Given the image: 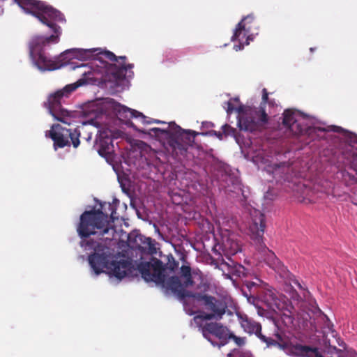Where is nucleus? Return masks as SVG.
Returning <instances> with one entry per match:
<instances>
[{
  "instance_id": "obj_27",
  "label": "nucleus",
  "mask_w": 357,
  "mask_h": 357,
  "mask_svg": "<svg viewBox=\"0 0 357 357\" xmlns=\"http://www.w3.org/2000/svg\"><path fill=\"white\" fill-rule=\"evenodd\" d=\"M296 123V120L295 118V113L291 109H286L283 113V125L288 128L289 129L293 130L294 126Z\"/></svg>"
},
{
  "instance_id": "obj_2",
  "label": "nucleus",
  "mask_w": 357,
  "mask_h": 357,
  "mask_svg": "<svg viewBox=\"0 0 357 357\" xmlns=\"http://www.w3.org/2000/svg\"><path fill=\"white\" fill-rule=\"evenodd\" d=\"M80 244L82 247L93 248L94 252L89 256L88 260L96 275L103 273L104 268H106L109 274L119 280L131 273L132 263L125 259L118 261L110 248L88 240H82Z\"/></svg>"
},
{
  "instance_id": "obj_7",
  "label": "nucleus",
  "mask_w": 357,
  "mask_h": 357,
  "mask_svg": "<svg viewBox=\"0 0 357 357\" xmlns=\"http://www.w3.org/2000/svg\"><path fill=\"white\" fill-rule=\"evenodd\" d=\"M86 83L84 79H80L74 84L66 85L48 97L47 102L45 105H47L54 119L63 123L70 124V119L74 116V112L63 108L61 103L64 101L63 99L68 98L73 91Z\"/></svg>"
},
{
  "instance_id": "obj_36",
  "label": "nucleus",
  "mask_w": 357,
  "mask_h": 357,
  "mask_svg": "<svg viewBox=\"0 0 357 357\" xmlns=\"http://www.w3.org/2000/svg\"><path fill=\"white\" fill-rule=\"evenodd\" d=\"M232 101L237 102V101H238V98H232L230 100H229L225 103L227 105L226 110H227V114H231L234 109L236 110V109L234 107V106L232 104Z\"/></svg>"
},
{
  "instance_id": "obj_37",
  "label": "nucleus",
  "mask_w": 357,
  "mask_h": 357,
  "mask_svg": "<svg viewBox=\"0 0 357 357\" xmlns=\"http://www.w3.org/2000/svg\"><path fill=\"white\" fill-rule=\"evenodd\" d=\"M323 319L325 320L324 328L328 329V332L333 333L335 332V331L333 329V324L324 314L323 315Z\"/></svg>"
},
{
  "instance_id": "obj_19",
  "label": "nucleus",
  "mask_w": 357,
  "mask_h": 357,
  "mask_svg": "<svg viewBox=\"0 0 357 357\" xmlns=\"http://www.w3.org/2000/svg\"><path fill=\"white\" fill-rule=\"evenodd\" d=\"M356 143L357 144V139H356ZM345 155L349 163L350 169L354 174L347 172L344 174V176L345 178L348 176L352 181L357 182V148L351 146L347 151Z\"/></svg>"
},
{
  "instance_id": "obj_40",
  "label": "nucleus",
  "mask_w": 357,
  "mask_h": 357,
  "mask_svg": "<svg viewBox=\"0 0 357 357\" xmlns=\"http://www.w3.org/2000/svg\"><path fill=\"white\" fill-rule=\"evenodd\" d=\"M332 130L337 132H341L342 131H343V129L341 127L333 126Z\"/></svg>"
},
{
  "instance_id": "obj_44",
  "label": "nucleus",
  "mask_w": 357,
  "mask_h": 357,
  "mask_svg": "<svg viewBox=\"0 0 357 357\" xmlns=\"http://www.w3.org/2000/svg\"><path fill=\"white\" fill-rule=\"evenodd\" d=\"M15 2L18 5V2L20 1V0H14ZM3 13V9L0 6V15Z\"/></svg>"
},
{
  "instance_id": "obj_8",
  "label": "nucleus",
  "mask_w": 357,
  "mask_h": 357,
  "mask_svg": "<svg viewBox=\"0 0 357 357\" xmlns=\"http://www.w3.org/2000/svg\"><path fill=\"white\" fill-rule=\"evenodd\" d=\"M222 249L227 260L223 257L220 252L217 251L215 248L213 249V252L215 255H218L215 260L220 263L222 271L227 270L228 274L236 277H245L246 275L245 268L241 264L232 260L229 257L230 255H234L241 251L239 243L236 240L228 237L223 240Z\"/></svg>"
},
{
  "instance_id": "obj_22",
  "label": "nucleus",
  "mask_w": 357,
  "mask_h": 357,
  "mask_svg": "<svg viewBox=\"0 0 357 357\" xmlns=\"http://www.w3.org/2000/svg\"><path fill=\"white\" fill-rule=\"evenodd\" d=\"M240 324L243 330L250 334L255 333L261 331V326L259 323L249 318L247 315H240Z\"/></svg>"
},
{
  "instance_id": "obj_29",
  "label": "nucleus",
  "mask_w": 357,
  "mask_h": 357,
  "mask_svg": "<svg viewBox=\"0 0 357 357\" xmlns=\"http://www.w3.org/2000/svg\"><path fill=\"white\" fill-rule=\"evenodd\" d=\"M75 58L73 56V50H68L63 52H62L59 56L56 57L55 61H59L61 64V68L63 66L67 65L68 62L72 59Z\"/></svg>"
},
{
  "instance_id": "obj_33",
  "label": "nucleus",
  "mask_w": 357,
  "mask_h": 357,
  "mask_svg": "<svg viewBox=\"0 0 357 357\" xmlns=\"http://www.w3.org/2000/svg\"><path fill=\"white\" fill-rule=\"evenodd\" d=\"M222 129L225 136H234L236 134V129L228 124L223 125Z\"/></svg>"
},
{
  "instance_id": "obj_13",
  "label": "nucleus",
  "mask_w": 357,
  "mask_h": 357,
  "mask_svg": "<svg viewBox=\"0 0 357 357\" xmlns=\"http://www.w3.org/2000/svg\"><path fill=\"white\" fill-rule=\"evenodd\" d=\"M257 299L264 303L268 310L274 312L277 311V309H283L286 301L285 296H282L275 290L270 289H261Z\"/></svg>"
},
{
  "instance_id": "obj_30",
  "label": "nucleus",
  "mask_w": 357,
  "mask_h": 357,
  "mask_svg": "<svg viewBox=\"0 0 357 357\" xmlns=\"http://www.w3.org/2000/svg\"><path fill=\"white\" fill-rule=\"evenodd\" d=\"M242 34H243V37L246 36L245 42V43H243V44L240 43L239 45H235L234 49L236 50H242L245 45H248L250 44V41L253 40L254 34H257V32H255V31H252V32H250L249 33H245V32H243Z\"/></svg>"
},
{
  "instance_id": "obj_25",
  "label": "nucleus",
  "mask_w": 357,
  "mask_h": 357,
  "mask_svg": "<svg viewBox=\"0 0 357 357\" xmlns=\"http://www.w3.org/2000/svg\"><path fill=\"white\" fill-rule=\"evenodd\" d=\"M123 109L124 112L129 114L130 118L140 119L141 121L144 124H151L153 123H158V124H166L167 123L165 121L158 120V119H151L150 120H146L147 117L146 116H144L142 112H138L135 109H130V108L123 107Z\"/></svg>"
},
{
  "instance_id": "obj_18",
  "label": "nucleus",
  "mask_w": 357,
  "mask_h": 357,
  "mask_svg": "<svg viewBox=\"0 0 357 357\" xmlns=\"http://www.w3.org/2000/svg\"><path fill=\"white\" fill-rule=\"evenodd\" d=\"M128 242L132 248L137 249L142 252H148L151 255L155 252V248L151 238L145 237L143 235H136L134 240L128 237Z\"/></svg>"
},
{
  "instance_id": "obj_12",
  "label": "nucleus",
  "mask_w": 357,
  "mask_h": 357,
  "mask_svg": "<svg viewBox=\"0 0 357 357\" xmlns=\"http://www.w3.org/2000/svg\"><path fill=\"white\" fill-rule=\"evenodd\" d=\"M100 59H107L110 61H116L121 60L119 66L114 64L111 67V74L114 79L116 81L123 80L128 70L133 68V64H126V56H116L113 52L105 50L100 54Z\"/></svg>"
},
{
  "instance_id": "obj_20",
  "label": "nucleus",
  "mask_w": 357,
  "mask_h": 357,
  "mask_svg": "<svg viewBox=\"0 0 357 357\" xmlns=\"http://www.w3.org/2000/svg\"><path fill=\"white\" fill-rule=\"evenodd\" d=\"M261 283V280L259 279H257L256 282L249 280L244 282L242 291L249 301H250L251 299H252L253 301L256 300L260 294L261 289H264L260 287Z\"/></svg>"
},
{
  "instance_id": "obj_4",
  "label": "nucleus",
  "mask_w": 357,
  "mask_h": 357,
  "mask_svg": "<svg viewBox=\"0 0 357 357\" xmlns=\"http://www.w3.org/2000/svg\"><path fill=\"white\" fill-rule=\"evenodd\" d=\"M77 231L82 238L98 234L105 240H112L115 233L114 227L109 224L108 214L100 209L84 211L80 215Z\"/></svg>"
},
{
  "instance_id": "obj_38",
  "label": "nucleus",
  "mask_w": 357,
  "mask_h": 357,
  "mask_svg": "<svg viewBox=\"0 0 357 357\" xmlns=\"http://www.w3.org/2000/svg\"><path fill=\"white\" fill-rule=\"evenodd\" d=\"M106 206H107L108 209L110 211V215H109V218L112 220V222H114V220L117 218L116 216H115V214H116V208L115 207L111 204H106Z\"/></svg>"
},
{
  "instance_id": "obj_1",
  "label": "nucleus",
  "mask_w": 357,
  "mask_h": 357,
  "mask_svg": "<svg viewBox=\"0 0 357 357\" xmlns=\"http://www.w3.org/2000/svg\"><path fill=\"white\" fill-rule=\"evenodd\" d=\"M18 6L24 13L32 15L43 24L50 27L54 33L48 37L36 36L32 38L29 49L30 55L35 65L43 71H52L61 68V64L59 61H55V59L47 56L44 47L51 43H59L61 29L56 23L65 21L63 15L45 2L38 0H20Z\"/></svg>"
},
{
  "instance_id": "obj_15",
  "label": "nucleus",
  "mask_w": 357,
  "mask_h": 357,
  "mask_svg": "<svg viewBox=\"0 0 357 357\" xmlns=\"http://www.w3.org/2000/svg\"><path fill=\"white\" fill-rule=\"evenodd\" d=\"M277 106L275 100L268 98L266 89H263L261 104L258 108L255 109V114L258 117V121L262 124L267 123L268 121V113L271 114V109Z\"/></svg>"
},
{
  "instance_id": "obj_3",
  "label": "nucleus",
  "mask_w": 357,
  "mask_h": 357,
  "mask_svg": "<svg viewBox=\"0 0 357 357\" xmlns=\"http://www.w3.org/2000/svg\"><path fill=\"white\" fill-rule=\"evenodd\" d=\"M148 134L158 139H165L168 150L175 157H178L186 155L188 147L193 146L197 135H206L208 132L199 133L191 130H184L174 122H170L167 128H153L149 129Z\"/></svg>"
},
{
  "instance_id": "obj_21",
  "label": "nucleus",
  "mask_w": 357,
  "mask_h": 357,
  "mask_svg": "<svg viewBox=\"0 0 357 357\" xmlns=\"http://www.w3.org/2000/svg\"><path fill=\"white\" fill-rule=\"evenodd\" d=\"M73 50V56L80 60H88L96 59L103 62V59H100V54L101 52L98 49H72ZM103 51H102V52Z\"/></svg>"
},
{
  "instance_id": "obj_5",
  "label": "nucleus",
  "mask_w": 357,
  "mask_h": 357,
  "mask_svg": "<svg viewBox=\"0 0 357 357\" xmlns=\"http://www.w3.org/2000/svg\"><path fill=\"white\" fill-rule=\"evenodd\" d=\"M249 226V235L266 261L267 265L281 275H286L287 268L282 264L275 254L269 250L264 242V234L266 227L264 215L255 212Z\"/></svg>"
},
{
  "instance_id": "obj_17",
  "label": "nucleus",
  "mask_w": 357,
  "mask_h": 357,
  "mask_svg": "<svg viewBox=\"0 0 357 357\" xmlns=\"http://www.w3.org/2000/svg\"><path fill=\"white\" fill-rule=\"evenodd\" d=\"M165 286L167 289H170L174 294H176L180 299L185 298H192L196 292H192L185 289L181 280L177 276L169 277L167 280L165 279V283L162 284Z\"/></svg>"
},
{
  "instance_id": "obj_41",
  "label": "nucleus",
  "mask_w": 357,
  "mask_h": 357,
  "mask_svg": "<svg viewBox=\"0 0 357 357\" xmlns=\"http://www.w3.org/2000/svg\"><path fill=\"white\" fill-rule=\"evenodd\" d=\"M275 336L276 337V338H277L279 341H280V342H282V335H281L278 332H276V333H275Z\"/></svg>"
},
{
  "instance_id": "obj_47",
  "label": "nucleus",
  "mask_w": 357,
  "mask_h": 357,
  "mask_svg": "<svg viewBox=\"0 0 357 357\" xmlns=\"http://www.w3.org/2000/svg\"><path fill=\"white\" fill-rule=\"evenodd\" d=\"M102 208L103 210H106V209H105V206H102Z\"/></svg>"
},
{
  "instance_id": "obj_24",
  "label": "nucleus",
  "mask_w": 357,
  "mask_h": 357,
  "mask_svg": "<svg viewBox=\"0 0 357 357\" xmlns=\"http://www.w3.org/2000/svg\"><path fill=\"white\" fill-rule=\"evenodd\" d=\"M294 308L293 305L291 303L287 302V301H284V306L283 309H277V310L281 312V320L287 326L291 325L294 322Z\"/></svg>"
},
{
  "instance_id": "obj_43",
  "label": "nucleus",
  "mask_w": 357,
  "mask_h": 357,
  "mask_svg": "<svg viewBox=\"0 0 357 357\" xmlns=\"http://www.w3.org/2000/svg\"><path fill=\"white\" fill-rule=\"evenodd\" d=\"M349 357H357V353H356V352H351V353H349Z\"/></svg>"
},
{
  "instance_id": "obj_46",
  "label": "nucleus",
  "mask_w": 357,
  "mask_h": 357,
  "mask_svg": "<svg viewBox=\"0 0 357 357\" xmlns=\"http://www.w3.org/2000/svg\"><path fill=\"white\" fill-rule=\"evenodd\" d=\"M310 51H311V52H313V51H314V48L311 47V48H310Z\"/></svg>"
},
{
  "instance_id": "obj_34",
  "label": "nucleus",
  "mask_w": 357,
  "mask_h": 357,
  "mask_svg": "<svg viewBox=\"0 0 357 357\" xmlns=\"http://www.w3.org/2000/svg\"><path fill=\"white\" fill-rule=\"evenodd\" d=\"M229 341L230 340H233L234 341V342L238 345V346H242L245 344V338L244 337H237L236 336L234 333H232L231 332L229 331Z\"/></svg>"
},
{
  "instance_id": "obj_11",
  "label": "nucleus",
  "mask_w": 357,
  "mask_h": 357,
  "mask_svg": "<svg viewBox=\"0 0 357 357\" xmlns=\"http://www.w3.org/2000/svg\"><path fill=\"white\" fill-rule=\"evenodd\" d=\"M79 136L80 132L78 129H66L59 124L53 126L52 130L50 131V137L54 142L55 149L70 146L69 138L73 146L77 148L80 143Z\"/></svg>"
},
{
  "instance_id": "obj_49",
  "label": "nucleus",
  "mask_w": 357,
  "mask_h": 357,
  "mask_svg": "<svg viewBox=\"0 0 357 357\" xmlns=\"http://www.w3.org/2000/svg\"><path fill=\"white\" fill-rule=\"evenodd\" d=\"M276 166H277V168H280V165H277Z\"/></svg>"
},
{
  "instance_id": "obj_10",
  "label": "nucleus",
  "mask_w": 357,
  "mask_h": 357,
  "mask_svg": "<svg viewBox=\"0 0 357 357\" xmlns=\"http://www.w3.org/2000/svg\"><path fill=\"white\" fill-rule=\"evenodd\" d=\"M229 328L221 323L206 322L202 326L203 336L214 346H224L229 342Z\"/></svg>"
},
{
  "instance_id": "obj_26",
  "label": "nucleus",
  "mask_w": 357,
  "mask_h": 357,
  "mask_svg": "<svg viewBox=\"0 0 357 357\" xmlns=\"http://www.w3.org/2000/svg\"><path fill=\"white\" fill-rule=\"evenodd\" d=\"M97 146L98 153L103 157L109 155L114 151L112 139L109 137L100 139Z\"/></svg>"
},
{
  "instance_id": "obj_14",
  "label": "nucleus",
  "mask_w": 357,
  "mask_h": 357,
  "mask_svg": "<svg viewBox=\"0 0 357 357\" xmlns=\"http://www.w3.org/2000/svg\"><path fill=\"white\" fill-rule=\"evenodd\" d=\"M238 113V125L241 130L253 132L258 128V122L255 117V110L247 109L244 105H240L236 108Z\"/></svg>"
},
{
  "instance_id": "obj_48",
  "label": "nucleus",
  "mask_w": 357,
  "mask_h": 357,
  "mask_svg": "<svg viewBox=\"0 0 357 357\" xmlns=\"http://www.w3.org/2000/svg\"><path fill=\"white\" fill-rule=\"evenodd\" d=\"M86 74H87V73H86V72H84V73H83V75H86Z\"/></svg>"
},
{
  "instance_id": "obj_35",
  "label": "nucleus",
  "mask_w": 357,
  "mask_h": 357,
  "mask_svg": "<svg viewBox=\"0 0 357 357\" xmlns=\"http://www.w3.org/2000/svg\"><path fill=\"white\" fill-rule=\"evenodd\" d=\"M292 342H284L279 343L277 342L276 345L280 348L281 349L285 351L287 355H289V352L291 350Z\"/></svg>"
},
{
  "instance_id": "obj_23",
  "label": "nucleus",
  "mask_w": 357,
  "mask_h": 357,
  "mask_svg": "<svg viewBox=\"0 0 357 357\" xmlns=\"http://www.w3.org/2000/svg\"><path fill=\"white\" fill-rule=\"evenodd\" d=\"M314 348L308 345L292 342L289 356L293 357H310V355L314 351Z\"/></svg>"
},
{
  "instance_id": "obj_31",
  "label": "nucleus",
  "mask_w": 357,
  "mask_h": 357,
  "mask_svg": "<svg viewBox=\"0 0 357 357\" xmlns=\"http://www.w3.org/2000/svg\"><path fill=\"white\" fill-rule=\"evenodd\" d=\"M257 337L258 338L260 339V340L264 343L266 344V346L267 347H270V346H275L276 344H277V341L274 340L273 339H272L271 337H266L265 335H264L262 333H261V331H259V332H257L255 333Z\"/></svg>"
},
{
  "instance_id": "obj_45",
  "label": "nucleus",
  "mask_w": 357,
  "mask_h": 357,
  "mask_svg": "<svg viewBox=\"0 0 357 357\" xmlns=\"http://www.w3.org/2000/svg\"><path fill=\"white\" fill-rule=\"evenodd\" d=\"M84 66H85V65L82 64L81 66H78L77 67H78V68H80V67H84Z\"/></svg>"
},
{
  "instance_id": "obj_42",
  "label": "nucleus",
  "mask_w": 357,
  "mask_h": 357,
  "mask_svg": "<svg viewBox=\"0 0 357 357\" xmlns=\"http://www.w3.org/2000/svg\"><path fill=\"white\" fill-rule=\"evenodd\" d=\"M294 284H296L300 289H302V286L298 280L294 281Z\"/></svg>"
},
{
  "instance_id": "obj_28",
  "label": "nucleus",
  "mask_w": 357,
  "mask_h": 357,
  "mask_svg": "<svg viewBox=\"0 0 357 357\" xmlns=\"http://www.w3.org/2000/svg\"><path fill=\"white\" fill-rule=\"evenodd\" d=\"M191 268L190 266L183 265L180 268V273L182 277L185 278L183 285L185 287L192 286L194 284V280L191 274Z\"/></svg>"
},
{
  "instance_id": "obj_39",
  "label": "nucleus",
  "mask_w": 357,
  "mask_h": 357,
  "mask_svg": "<svg viewBox=\"0 0 357 357\" xmlns=\"http://www.w3.org/2000/svg\"><path fill=\"white\" fill-rule=\"evenodd\" d=\"M211 132L213 133L214 135H215L217 137H218L220 139H222V136L224 135L223 132H221L213 130Z\"/></svg>"
},
{
  "instance_id": "obj_9",
  "label": "nucleus",
  "mask_w": 357,
  "mask_h": 357,
  "mask_svg": "<svg viewBox=\"0 0 357 357\" xmlns=\"http://www.w3.org/2000/svg\"><path fill=\"white\" fill-rule=\"evenodd\" d=\"M193 299L204 309L202 314L197 316L202 320H221L228 310L227 302L213 296L196 292Z\"/></svg>"
},
{
  "instance_id": "obj_32",
  "label": "nucleus",
  "mask_w": 357,
  "mask_h": 357,
  "mask_svg": "<svg viewBox=\"0 0 357 357\" xmlns=\"http://www.w3.org/2000/svg\"><path fill=\"white\" fill-rule=\"evenodd\" d=\"M227 357H254L252 354L248 351L234 349L232 353L227 354Z\"/></svg>"
},
{
  "instance_id": "obj_6",
  "label": "nucleus",
  "mask_w": 357,
  "mask_h": 357,
  "mask_svg": "<svg viewBox=\"0 0 357 357\" xmlns=\"http://www.w3.org/2000/svg\"><path fill=\"white\" fill-rule=\"evenodd\" d=\"M166 259L167 261L164 264L161 260L151 256L150 261H140L137 264V270L146 282L163 284L166 278L165 270L168 269L171 272H174L179 264L172 254L167 255Z\"/></svg>"
},
{
  "instance_id": "obj_16",
  "label": "nucleus",
  "mask_w": 357,
  "mask_h": 357,
  "mask_svg": "<svg viewBox=\"0 0 357 357\" xmlns=\"http://www.w3.org/2000/svg\"><path fill=\"white\" fill-rule=\"evenodd\" d=\"M259 25L255 20V17L253 14L248 15L244 17L240 22L238 23L234 30V34L231 36V40H241V36L243 32L249 33L252 31H257Z\"/></svg>"
}]
</instances>
